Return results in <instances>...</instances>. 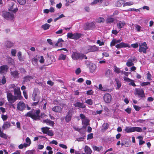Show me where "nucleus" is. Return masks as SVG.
Masks as SVG:
<instances>
[{
    "mask_svg": "<svg viewBox=\"0 0 154 154\" xmlns=\"http://www.w3.org/2000/svg\"><path fill=\"white\" fill-rule=\"evenodd\" d=\"M39 110H32L28 112L25 116L29 117L35 120H39L40 119Z\"/></svg>",
    "mask_w": 154,
    "mask_h": 154,
    "instance_id": "1",
    "label": "nucleus"
},
{
    "mask_svg": "<svg viewBox=\"0 0 154 154\" xmlns=\"http://www.w3.org/2000/svg\"><path fill=\"white\" fill-rule=\"evenodd\" d=\"M71 57L73 59L75 60L78 59H82L84 58L85 59H87V57L85 55L76 52H73L72 55Z\"/></svg>",
    "mask_w": 154,
    "mask_h": 154,
    "instance_id": "2",
    "label": "nucleus"
},
{
    "mask_svg": "<svg viewBox=\"0 0 154 154\" xmlns=\"http://www.w3.org/2000/svg\"><path fill=\"white\" fill-rule=\"evenodd\" d=\"M40 94V92L38 89H34L32 97L33 100L34 101H39L40 97L39 96Z\"/></svg>",
    "mask_w": 154,
    "mask_h": 154,
    "instance_id": "3",
    "label": "nucleus"
},
{
    "mask_svg": "<svg viewBox=\"0 0 154 154\" xmlns=\"http://www.w3.org/2000/svg\"><path fill=\"white\" fill-rule=\"evenodd\" d=\"M7 96L8 101L11 104L14 103L17 100V98L16 96H13L10 93L8 92L7 94Z\"/></svg>",
    "mask_w": 154,
    "mask_h": 154,
    "instance_id": "4",
    "label": "nucleus"
},
{
    "mask_svg": "<svg viewBox=\"0 0 154 154\" xmlns=\"http://www.w3.org/2000/svg\"><path fill=\"white\" fill-rule=\"evenodd\" d=\"M148 48L146 42L142 43L141 45H139V51L140 53L143 52L144 54L146 53V50Z\"/></svg>",
    "mask_w": 154,
    "mask_h": 154,
    "instance_id": "5",
    "label": "nucleus"
},
{
    "mask_svg": "<svg viewBox=\"0 0 154 154\" xmlns=\"http://www.w3.org/2000/svg\"><path fill=\"white\" fill-rule=\"evenodd\" d=\"M134 94L141 97H145V95L143 90L141 88H136L135 90Z\"/></svg>",
    "mask_w": 154,
    "mask_h": 154,
    "instance_id": "6",
    "label": "nucleus"
},
{
    "mask_svg": "<svg viewBox=\"0 0 154 154\" xmlns=\"http://www.w3.org/2000/svg\"><path fill=\"white\" fill-rule=\"evenodd\" d=\"M137 62V59L135 57H131L128 60L126 63V65L128 67H130L134 65V62L135 63Z\"/></svg>",
    "mask_w": 154,
    "mask_h": 154,
    "instance_id": "7",
    "label": "nucleus"
},
{
    "mask_svg": "<svg viewBox=\"0 0 154 154\" xmlns=\"http://www.w3.org/2000/svg\"><path fill=\"white\" fill-rule=\"evenodd\" d=\"M2 16L6 19H13L14 18V15L13 14L6 11L3 12Z\"/></svg>",
    "mask_w": 154,
    "mask_h": 154,
    "instance_id": "8",
    "label": "nucleus"
},
{
    "mask_svg": "<svg viewBox=\"0 0 154 154\" xmlns=\"http://www.w3.org/2000/svg\"><path fill=\"white\" fill-rule=\"evenodd\" d=\"M14 94L15 95L17 99H21L22 97L21 96V92L20 91V88L19 87H17L15 88L14 89Z\"/></svg>",
    "mask_w": 154,
    "mask_h": 154,
    "instance_id": "9",
    "label": "nucleus"
},
{
    "mask_svg": "<svg viewBox=\"0 0 154 154\" xmlns=\"http://www.w3.org/2000/svg\"><path fill=\"white\" fill-rule=\"evenodd\" d=\"M74 112L72 109H70L68 112L67 115L66 116L65 120L66 122H68L71 120L72 117Z\"/></svg>",
    "mask_w": 154,
    "mask_h": 154,
    "instance_id": "10",
    "label": "nucleus"
},
{
    "mask_svg": "<svg viewBox=\"0 0 154 154\" xmlns=\"http://www.w3.org/2000/svg\"><path fill=\"white\" fill-rule=\"evenodd\" d=\"M85 49L86 51L87 52H89L97 51L98 48L95 46H90L88 45L85 47Z\"/></svg>",
    "mask_w": 154,
    "mask_h": 154,
    "instance_id": "11",
    "label": "nucleus"
},
{
    "mask_svg": "<svg viewBox=\"0 0 154 154\" xmlns=\"http://www.w3.org/2000/svg\"><path fill=\"white\" fill-rule=\"evenodd\" d=\"M25 108V104L22 101H20L17 104V109L19 111H23Z\"/></svg>",
    "mask_w": 154,
    "mask_h": 154,
    "instance_id": "12",
    "label": "nucleus"
},
{
    "mask_svg": "<svg viewBox=\"0 0 154 154\" xmlns=\"http://www.w3.org/2000/svg\"><path fill=\"white\" fill-rule=\"evenodd\" d=\"M103 99L105 102L107 103H109L112 99V97L110 94L109 93H106L103 96Z\"/></svg>",
    "mask_w": 154,
    "mask_h": 154,
    "instance_id": "13",
    "label": "nucleus"
},
{
    "mask_svg": "<svg viewBox=\"0 0 154 154\" xmlns=\"http://www.w3.org/2000/svg\"><path fill=\"white\" fill-rule=\"evenodd\" d=\"M8 66L6 65H4L0 67V73L2 74H5L8 71Z\"/></svg>",
    "mask_w": 154,
    "mask_h": 154,
    "instance_id": "14",
    "label": "nucleus"
},
{
    "mask_svg": "<svg viewBox=\"0 0 154 154\" xmlns=\"http://www.w3.org/2000/svg\"><path fill=\"white\" fill-rule=\"evenodd\" d=\"M115 46L117 48H125L127 47L130 48V46L128 44L125 43L123 42L116 45Z\"/></svg>",
    "mask_w": 154,
    "mask_h": 154,
    "instance_id": "15",
    "label": "nucleus"
},
{
    "mask_svg": "<svg viewBox=\"0 0 154 154\" xmlns=\"http://www.w3.org/2000/svg\"><path fill=\"white\" fill-rule=\"evenodd\" d=\"M125 25L126 23L124 21H118L117 23V26L119 29L123 28Z\"/></svg>",
    "mask_w": 154,
    "mask_h": 154,
    "instance_id": "16",
    "label": "nucleus"
},
{
    "mask_svg": "<svg viewBox=\"0 0 154 154\" xmlns=\"http://www.w3.org/2000/svg\"><path fill=\"white\" fill-rule=\"evenodd\" d=\"M94 24L93 23H86L84 26V29L86 30H89L94 27Z\"/></svg>",
    "mask_w": 154,
    "mask_h": 154,
    "instance_id": "17",
    "label": "nucleus"
},
{
    "mask_svg": "<svg viewBox=\"0 0 154 154\" xmlns=\"http://www.w3.org/2000/svg\"><path fill=\"white\" fill-rule=\"evenodd\" d=\"M96 68V66L95 64L92 63L89 64V68L91 72L93 73L94 72Z\"/></svg>",
    "mask_w": 154,
    "mask_h": 154,
    "instance_id": "18",
    "label": "nucleus"
},
{
    "mask_svg": "<svg viewBox=\"0 0 154 154\" xmlns=\"http://www.w3.org/2000/svg\"><path fill=\"white\" fill-rule=\"evenodd\" d=\"M14 3L12 2L11 3V4L10 5V7L8 8L9 11H11L13 12L14 13L16 12L18 10L17 8L14 9H13V7L14 6Z\"/></svg>",
    "mask_w": 154,
    "mask_h": 154,
    "instance_id": "19",
    "label": "nucleus"
},
{
    "mask_svg": "<svg viewBox=\"0 0 154 154\" xmlns=\"http://www.w3.org/2000/svg\"><path fill=\"white\" fill-rule=\"evenodd\" d=\"M106 76L109 78H112L113 76V74L112 71L109 69H107L105 72Z\"/></svg>",
    "mask_w": 154,
    "mask_h": 154,
    "instance_id": "20",
    "label": "nucleus"
},
{
    "mask_svg": "<svg viewBox=\"0 0 154 154\" xmlns=\"http://www.w3.org/2000/svg\"><path fill=\"white\" fill-rule=\"evenodd\" d=\"M11 126L10 122H4L2 128L4 129H5L9 128Z\"/></svg>",
    "mask_w": 154,
    "mask_h": 154,
    "instance_id": "21",
    "label": "nucleus"
},
{
    "mask_svg": "<svg viewBox=\"0 0 154 154\" xmlns=\"http://www.w3.org/2000/svg\"><path fill=\"white\" fill-rule=\"evenodd\" d=\"M74 106L75 107H79L80 108L83 109L85 107V105L83 103L79 102H77L75 104Z\"/></svg>",
    "mask_w": 154,
    "mask_h": 154,
    "instance_id": "22",
    "label": "nucleus"
},
{
    "mask_svg": "<svg viewBox=\"0 0 154 154\" xmlns=\"http://www.w3.org/2000/svg\"><path fill=\"white\" fill-rule=\"evenodd\" d=\"M52 110L56 112H61L62 111V108L59 106H55L52 108Z\"/></svg>",
    "mask_w": 154,
    "mask_h": 154,
    "instance_id": "23",
    "label": "nucleus"
},
{
    "mask_svg": "<svg viewBox=\"0 0 154 154\" xmlns=\"http://www.w3.org/2000/svg\"><path fill=\"white\" fill-rule=\"evenodd\" d=\"M63 42L64 41L62 38L59 39L55 44V46L62 47L63 45L62 42Z\"/></svg>",
    "mask_w": 154,
    "mask_h": 154,
    "instance_id": "24",
    "label": "nucleus"
},
{
    "mask_svg": "<svg viewBox=\"0 0 154 154\" xmlns=\"http://www.w3.org/2000/svg\"><path fill=\"white\" fill-rule=\"evenodd\" d=\"M82 122L83 125V127L85 128L89 123V120L86 119H84L82 120Z\"/></svg>",
    "mask_w": 154,
    "mask_h": 154,
    "instance_id": "25",
    "label": "nucleus"
},
{
    "mask_svg": "<svg viewBox=\"0 0 154 154\" xmlns=\"http://www.w3.org/2000/svg\"><path fill=\"white\" fill-rule=\"evenodd\" d=\"M43 122L44 123H46L48 125H50L51 126H53L54 124V122L48 119L43 120Z\"/></svg>",
    "mask_w": 154,
    "mask_h": 154,
    "instance_id": "26",
    "label": "nucleus"
},
{
    "mask_svg": "<svg viewBox=\"0 0 154 154\" xmlns=\"http://www.w3.org/2000/svg\"><path fill=\"white\" fill-rule=\"evenodd\" d=\"M26 143H25V148L29 146L31 143V141L29 137H27L25 140Z\"/></svg>",
    "mask_w": 154,
    "mask_h": 154,
    "instance_id": "27",
    "label": "nucleus"
},
{
    "mask_svg": "<svg viewBox=\"0 0 154 154\" xmlns=\"http://www.w3.org/2000/svg\"><path fill=\"white\" fill-rule=\"evenodd\" d=\"M81 34L78 33L73 34L72 39L76 40L78 39L81 37Z\"/></svg>",
    "mask_w": 154,
    "mask_h": 154,
    "instance_id": "28",
    "label": "nucleus"
},
{
    "mask_svg": "<svg viewBox=\"0 0 154 154\" xmlns=\"http://www.w3.org/2000/svg\"><path fill=\"white\" fill-rule=\"evenodd\" d=\"M115 20V19L110 17H108L106 20V22L107 23H113Z\"/></svg>",
    "mask_w": 154,
    "mask_h": 154,
    "instance_id": "29",
    "label": "nucleus"
},
{
    "mask_svg": "<svg viewBox=\"0 0 154 154\" xmlns=\"http://www.w3.org/2000/svg\"><path fill=\"white\" fill-rule=\"evenodd\" d=\"M85 152L87 154H91L92 152L91 149L87 146H86L85 148Z\"/></svg>",
    "mask_w": 154,
    "mask_h": 154,
    "instance_id": "30",
    "label": "nucleus"
},
{
    "mask_svg": "<svg viewBox=\"0 0 154 154\" xmlns=\"http://www.w3.org/2000/svg\"><path fill=\"white\" fill-rule=\"evenodd\" d=\"M125 131L127 133H129L133 132V127H126L125 129Z\"/></svg>",
    "mask_w": 154,
    "mask_h": 154,
    "instance_id": "31",
    "label": "nucleus"
},
{
    "mask_svg": "<svg viewBox=\"0 0 154 154\" xmlns=\"http://www.w3.org/2000/svg\"><path fill=\"white\" fill-rule=\"evenodd\" d=\"M50 26L51 25L46 23L43 25L41 27L44 30H46L49 29Z\"/></svg>",
    "mask_w": 154,
    "mask_h": 154,
    "instance_id": "32",
    "label": "nucleus"
},
{
    "mask_svg": "<svg viewBox=\"0 0 154 154\" xmlns=\"http://www.w3.org/2000/svg\"><path fill=\"white\" fill-rule=\"evenodd\" d=\"M50 128L47 127H43L41 128V130L42 132L44 134H47L48 131Z\"/></svg>",
    "mask_w": 154,
    "mask_h": 154,
    "instance_id": "33",
    "label": "nucleus"
},
{
    "mask_svg": "<svg viewBox=\"0 0 154 154\" xmlns=\"http://www.w3.org/2000/svg\"><path fill=\"white\" fill-rule=\"evenodd\" d=\"M115 81L116 82V84L117 85V87L116 88V89H119V88H120L121 87V83L119 80L117 79H115Z\"/></svg>",
    "mask_w": 154,
    "mask_h": 154,
    "instance_id": "34",
    "label": "nucleus"
},
{
    "mask_svg": "<svg viewBox=\"0 0 154 154\" xmlns=\"http://www.w3.org/2000/svg\"><path fill=\"white\" fill-rule=\"evenodd\" d=\"M134 131L141 132L142 131V129L139 127H134L133 132Z\"/></svg>",
    "mask_w": 154,
    "mask_h": 154,
    "instance_id": "35",
    "label": "nucleus"
},
{
    "mask_svg": "<svg viewBox=\"0 0 154 154\" xmlns=\"http://www.w3.org/2000/svg\"><path fill=\"white\" fill-rule=\"evenodd\" d=\"M5 45L7 47L10 48L13 45V44L10 41H7L5 42Z\"/></svg>",
    "mask_w": 154,
    "mask_h": 154,
    "instance_id": "36",
    "label": "nucleus"
},
{
    "mask_svg": "<svg viewBox=\"0 0 154 154\" xmlns=\"http://www.w3.org/2000/svg\"><path fill=\"white\" fill-rule=\"evenodd\" d=\"M11 74L14 77L16 78L18 76V73L17 71H14L11 72Z\"/></svg>",
    "mask_w": 154,
    "mask_h": 154,
    "instance_id": "37",
    "label": "nucleus"
},
{
    "mask_svg": "<svg viewBox=\"0 0 154 154\" xmlns=\"http://www.w3.org/2000/svg\"><path fill=\"white\" fill-rule=\"evenodd\" d=\"M114 72L118 74L120 73L121 72V71L120 70L119 68L117 67L116 66H114Z\"/></svg>",
    "mask_w": 154,
    "mask_h": 154,
    "instance_id": "38",
    "label": "nucleus"
},
{
    "mask_svg": "<svg viewBox=\"0 0 154 154\" xmlns=\"http://www.w3.org/2000/svg\"><path fill=\"white\" fill-rule=\"evenodd\" d=\"M32 79V77L29 75H27L24 77V81L26 82H28L30 81V79Z\"/></svg>",
    "mask_w": 154,
    "mask_h": 154,
    "instance_id": "39",
    "label": "nucleus"
},
{
    "mask_svg": "<svg viewBox=\"0 0 154 154\" xmlns=\"http://www.w3.org/2000/svg\"><path fill=\"white\" fill-rule=\"evenodd\" d=\"M96 21L98 23H103L105 21V19L102 17H100L97 19Z\"/></svg>",
    "mask_w": 154,
    "mask_h": 154,
    "instance_id": "40",
    "label": "nucleus"
},
{
    "mask_svg": "<svg viewBox=\"0 0 154 154\" xmlns=\"http://www.w3.org/2000/svg\"><path fill=\"white\" fill-rule=\"evenodd\" d=\"M102 148L103 147L102 146H100L99 147L95 146H93V149L94 150L97 151H99L100 150H101Z\"/></svg>",
    "mask_w": 154,
    "mask_h": 154,
    "instance_id": "41",
    "label": "nucleus"
},
{
    "mask_svg": "<svg viewBox=\"0 0 154 154\" xmlns=\"http://www.w3.org/2000/svg\"><path fill=\"white\" fill-rule=\"evenodd\" d=\"M109 127V124L107 123H104L102 125L103 130H105L107 129Z\"/></svg>",
    "mask_w": 154,
    "mask_h": 154,
    "instance_id": "42",
    "label": "nucleus"
},
{
    "mask_svg": "<svg viewBox=\"0 0 154 154\" xmlns=\"http://www.w3.org/2000/svg\"><path fill=\"white\" fill-rule=\"evenodd\" d=\"M66 58V55L63 54H61L59 57V59L60 60H64Z\"/></svg>",
    "mask_w": 154,
    "mask_h": 154,
    "instance_id": "43",
    "label": "nucleus"
},
{
    "mask_svg": "<svg viewBox=\"0 0 154 154\" xmlns=\"http://www.w3.org/2000/svg\"><path fill=\"white\" fill-rule=\"evenodd\" d=\"M134 4L133 2H129L124 3L123 5V7L126 6H130L133 5Z\"/></svg>",
    "mask_w": 154,
    "mask_h": 154,
    "instance_id": "44",
    "label": "nucleus"
},
{
    "mask_svg": "<svg viewBox=\"0 0 154 154\" xmlns=\"http://www.w3.org/2000/svg\"><path fill=\"white\" fill-rule=\"evenodd\" d=\"M38 61V59L37 57H34L32 60V62L33 64H36L37 63Z\"/></svg>",
    "mask_w": 154,
    "mask_h": 154,
    "instance_id": "45",
    "label": "nucleus"
},
{
    "mask_svg": "<svg viewBox=\"0 0 154 154\" xmlns=\"http://www.w3.org/2000/svg\"><path fill=\"white\" fill-rule=\"evenodd\" d=\"M0 137L5 139H7L8 138V136L6 134L2 132H1L0 133Z\"/></svg>",
    "mask_w": 154,
    "mask_h": 154,
    "instance_id": "46",
    "label": "nucleus"
},
{
    "mask_svg": "<svg viewBox=\"0 0 154 154\" xmlns=\"http://www.w3.org/2000/svg\"><path fill=\"white\" fill-rule=\"evenodd\" d=\"M18 2L21 5H23L26 3L25 0H17Z\"/></svg>",
    "mask_w": 154,
    "mask_h": 154,
    "instance_id": "47",
    "label": "nucleus"
},
{
    "mask_svg": "<svg viewBox=\"0 0 154 154\" xmlns=\"http://www.w3.org/2000/svg\"><path fill=\"white\" fill-rule=\"evenodd\" d=\"M17 56L19 59V60L20 61H23V58L22 57L21 53V52H19L18 53Z\"/></svg>",
    "mask_w": 154,
    "mask_h": 154,
    "instance_id": "48",
    "label": "nucleus"
},
{
    "mask_svg": "<svg viewBox=\"0 0 154 154\" xmlns=\"http://www.w3.org/2000/svg\"><path fill=\"white\" fill-rule=\"evenodd\" d=\"M85 102L88 104L92 105L93 104L92 100L91 99H88L85 101Z\"/></svg>",
    "mask_w": 154,
    "mask_h": 154,
    "instance_id": "49",
    "label": "nucleus"
},
{
    "mask_svg": "<svg viewBox=\"0 0 154 154\" xmlns=\"http://www.w3.org/2000/svg\"><path fill=\"white\" fill-rule=\"evenodd\" d=\"M121 145L122 146H125L126 147L129 146L130 145V143H128L127 142L125 143H122Z\"/></svg>",
    "mask_w": 154,
    "mask_h": 154,
    "instance_id": "50",
    "label": "nucleus"
},
{
    "mask_svg": "<svg viewBox=\"0 0 154 154\" xmlns=\"http://www.w3.org/2000/svg\"><path fill=\"white\" fill-rule=\"evenodd\" d=\"M135 26L137 32H139L140 31L141 29V27L140 26L136 24L135 25Z\"/></svg>",
    "mask_w": 154,
    "mask_h": 154,
    "instance_id": "51",
    "label": "nucleus"
},
{
    "mask_svg": "<svg viewBox=\"0 0 154 154\" xmlns=\"http://www.w3.org/2000/svg\"><path fill=\"white\" fill-rule=\"evenodd\" d=\"M98 87H99L98 89L99 90H100L102 91H106V90L104 88H103L102 85L101 84H100L99 85Z\"/></svg>",
    "mask_w": 154,
    "mask_h": 154,
    "instance_id": "52",
    "label": "nucleus"
},
{
    "mask_svg": "<svg viewBox=\"0 0 154 154\" xmlns=\"http://www.w3.org/2000/svg\"><path fill=\"white\" fill-rule=\"evenodd\" d=\"M103 0H95L92 2L93 4H96L98 3H101L102 2Z\"/></svg>",
    "mask_w": 154,
    "mask_h": 154,
    "instance_id": "53",
    "label": "nucleus"
},
{
    "mask_svg": "<svg viewBox=\"0 0 154 154\" xmlns=\"http://www.w3.org/2000/svg\"><path fill=\"white\" fill-rule=\"evenodd\" d=\"M103 0H95L92 2L93 4H96L98 3H101L102 2Z\"/></svg>",
    "mask_w": 154,
    "mask_h": 154,
    "instance_id": "54",
    "label": "nucleus"
},
{
    "mask_svg": "<svg viewBox=\"0 0 154 154\" xmlns=\"http://www.w3.org/2000/svg\"><path fill=\"white\" fill-rule=\"evenodd\" d=\"M103 0H95L92 2L93 4H96L98 3H101L102 2Z\"/></svg>",
    "mask_w": 154,
    "mask_h": 154,
    "instance_id": "55",
    "label": "nucleus"
},
{
    "mask_svg": "<svg viewBox=\"0 0 154 154\" xmlns=\"http://www.w3.org/2000/svg\"><path fill=\"white\" fill-rule=\"evenodd\" d=\"M6 80L5 76H3V78L2 80V82H1L2 85H4L5 84L6 82Z\"/></svg>",
    "mask_w": 154,
    "mask_h": 154,
    "instance_id": "56",
    "label": "nucleus"
},
{
    "mask_svg": "<svg viewBox=\"0 0 154 154\" xmlns=\"http://www.w3.org/2000/svg\"><path fill=\"white\" fill-rule=\"evenodd\" d=\"M1 117L3 121H5L7 119L8 117L7 115H2Z\"/></svg>",
    "mask_w": 154,
    "mask_h": 154,
    "instance_id": "57",
    "label": "nucleus"
},
{
    "mask_svg": "<svg viewBox=\"0 0 154 154\" xmlns=\"http://www.w3.org/2000/svg\"><path fill=\"white\" fill-rule=\"evenodd\" d=\"M134 108L135 109V110L137 111H139L141 109L140 107L139 106H138L134 105H133Z\"/></svg>",
    "mask_w": 154,
    "mask_h": 154,
    "instance_id": "58",
    "label": "nucleus"
},
{
    "mask_svg": "<svg viewBox=\"0 0 154 154\" xmlns=\"http://www.w3.org/2000/svg\"><path fill=\"white\" fill-rule=\"evenodd\" d=\"M73 34H72L71 33H69L67 34V37L71 38V39H73Z\"/></svg>",
    "mask_w": 154,
    "mask_h": 154,
    "instance_id": "59",
    "label": "nucleus"
},
{
    "mask_svg": "<svg viewBox=\"0 0 154 154\" xmlns=\"http://www.w3.org/2000/svg\"><path fill=\"white\" fill-rule=\"evenodd\" d=\"M130 46L134 48H137L138 47V45L137 43H136L135 44H132Z\"/></svg>",
    "mask_w": 154,
    "mask_h": 154,
    "instance_id": "60",
    "label": "nucleus"
},
{
    "mask_svg": "<svg viewBox=\"0 0 154 154\" xmlns=\"http://www.w3.org/2000/svg\"><path fill=\"white\" fill-rule=\"evenodd\" d=\"M94 93L93 91L92 90H90L87 91L86 94L88 95L93 94Z\"/></svg>",
    "mask_w": 154,
    "mask_h": 154,
    "instance_id": "61",
    "label": "nucleus"
},
{
    "mask_svg": "<svg viewBox=\"0 0 154 154\" xmlns=\"http://www.w3.org/2000/svg\"><path fill=\"white\" fill-rule=\"evenodd\" d=\"M16 53V51L15 49H12L11 51V54L13 56H15Z\"/></svg>",
    "mask_w": 154,
    "mask_h": 154,
    "instance_id": "62",
    "label": "nucleus"
},
{
    "mask_svg": "<svg viewBox=\"0 0 154 154\" xmlns=\"http://www.w3.org/2000/svg\"><path fill=\"white\" fill-rule=\"evenodd\" d=\"M8 60L9 63H11V64H13L14 63V60L11 58H8Z\"/></svg>",
    "mask_w": 154,
    "mask_h": 154,
    "instance_id": "63",
    "label": "nucleus"
},
{
    "mask_svg": "<svg viewBox=\"0 0 154 154\" xmlns=\"http://www.w3.org/2000/svg\"><path fill=\"white\" fill-rule=\"evenodd\" d=\"M47 134L50 136H53L54 135L53 132L51 130H49Z\"/></svg>",
    "mask_w": 154,
    "mask_h": 154,
    "instance_id": "64",
    "label": "nucleus"
}]
</instances>
